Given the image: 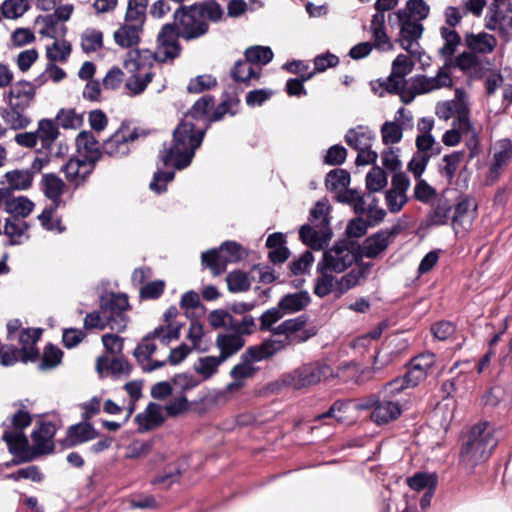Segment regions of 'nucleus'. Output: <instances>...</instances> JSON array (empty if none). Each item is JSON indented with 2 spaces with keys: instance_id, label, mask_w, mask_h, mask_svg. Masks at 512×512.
<instances>
[{
  "instance_id": "1",
  "label": "nucleus",
  "mask_w": 512,
  "mask_h": 512,
  "mask_svg": "<svg viewBox=\"0 0 512 512\" xmlns=\"http://www.w3.org/2000/svg\"><path fill=\"white\" fill-rule=\"evenodd\" d=\"M208 126L196 129L191 121L181 120L173 131L170 144L163 143L157 156V170L153 174L149 188L160 195L167 191V184L175 178V170L187 168L196 150L201 146Z\"/></svg>"
},
{
  "instance_id": "2",
  "label": "nucleus",
  "mask_w": 512,
  "mask_h": 512,
  "mask_svg": "<svg viewBox=\"0 0 512 512\" xmlns=\"http://www.w3.org/2000/svg\"><path fill=\"white\" fill-rule=\"evenodd\" d=\"M487 427V422L474 425L469 431L467 441L461 446L460 463L470 472L479 463L487 460L498 444L493 432Z\"/></svg>"
},
{
  "instance_id": "3",
  "label": "nucleus",
  "mask_w": 512,
  "mask_h": 512,
  "mask_svg": "<svg viewBox=\"0 0 512 512\" xmlns=\"http://www.w3.org/2000/svg\"><path fill=\"white\" fill-rule=\"evenodd\" d=\"M180 38H182V35L179 28L176 27V23L164 24L157 36L158 49L162 50L163 55L161 56L160 52L152 53L150 50L142 52L140 50H132L129 52L130 60L125 62V67L128 68L132 65L135 70L139 71L145 65L142 60V53H145V58L154 59L160 63L173 61L180 56L182 51V45L179 42Z\"/></svg>"
},
{
  "instance_id": "4",
  "label": "nucleus",
  "mask_w": 512,
  "mask_h": 512,
  "mask_svg": "<svg viewBox=\"0 0 512 512\" xmlns=\"http://www.w3.org/2000/svg\"><path fill=\"white\" fill-rule=\"evenodd\" d=\"M43 330L41 328H23L18 335V343L21 348L12 344H2L0 342V364L8 367L17 362L28 363L36 362L40 353L36 346Z\"/></svg>"
},
{
  "instance_id": "5",
  "label": "nucleus",
  "mask_w": 512,
  "mask_h": 512,
  "mask_svg": "<svg viewBox=\"0 0 512 512\" xmlns=\"http://www.w3.org/2000/svg\"><path fill=\"white\" fill-rule=\"evenodd\" d=\"M131 121L123 120L118 129L102 143L103 155L114 159H122L131 152L130 144L140 137H146L148 132L144 129L130 128Z\"/></svg>"
},
{
  "instance_id": "6",
  "label": "nucleus",
  "mask_w": 512,
  "mask_h": 512,
  "mask_svg": "<svg viewBox=\"0 0 512 512\" xmlns=\"http://www.w3.org/2000/svg\"><path fill=\"white\" fill-rule=\"evenodd\" d=\"M245 256L241 244L236 241H225L219 248H212L202 253V265L211 269L214 276L222 274L228 263H238Z\"/></svg>"
},
{
  "instance_id": "7",
  "label": "nucleus",
  "mask_w": 512,
  "mask_h": 512,
  "mask_svg": "<svg viewBox=\"0 0 512 512\" xmlns=\"http://www.w3.org/2000/svg\"><path fill=\"white\" fill-rule=\"evenodd\" d=\"M100 309L103 318L109 328L117 333H122L127 328L129 317L126 311L129 309V301L126 294L113 293L100 297Z\"/></svg>"
},
{
  "instance_id": "8",
  "label": "nucleus",
  "mask_w": 512,
  "mask_h": 512,
  "mask_svg": "<svg viewBox=\"0 0 512 512\" xmlns=\"http://www.w3.org/2000/svg\"><path fill=\"white\" fill-rule=\"evenodd\" d=\"M332 375L329 365L321 362H311L293 370L286 376L285 382L295 390L309 388L319 384Z\"/></svg>"
},
{
  "instance_id": "9",
  "label": "nucleus",
  "mask_w": 512,
  "mask_h": 512,
  "mask_svg": "<svg viewBox=\"0 0 512 512\" xmlns=\"http://www.w3.org/2000/svg\"><path fill=\"white\" fill-rule=\"evenodd\" d=\"M196 6L180 5L173 14V22L181 32L182 39L191 41L206 35L209 31V24L200 17L197 18Z\"/></svg>"
},
{
  "instance_id": "10",
  "label": "nucleus",
  "mask_w": 512,
  "mask_h": 512,
  "mask_svg": "<svg viewBox=\"0 0 512 512\" xmlns=\"http://www.w3.org/2000/svg\"><path fill=\"white\" fill-rule=\"evenodd\" d=\"M38 426L31 433V439L34 442L31 456L22 457L20 460H13L14 464L32 461L40 455L50 454L54 451L52 439L56 434V426L51 421H40Z\"/></svg>"
},
{
  "instance_id": "11",
  "label": "nucleus",
  "mask_w": 512,
  "mask_h": 512,
  "mask_svg": "<svg viewBox=\"0 0 512 512\" xmlns=\"http://www.w3.org/2000/svg\"><path fill=\"white\" fill-rule=\"evenodd\" d=\"M400 26L397 42L409 55H424L418 40L421 38L424 26L421 22L409 19H397Z\"/></svg>"
},
{
  "instance_id": "12",
  "label": "nucleus",
  "mask_w": 512,
  "mask_h": 512,
  "mask_svg": "<svg viewBox=\"0 0 512 512\" xmlns=\"http://www.w3.org/2000/svg\"><path fill=\"white\" fill-rule=\"evenodd\" d=\"M351 256L347 248L335 242L330 248H325L317 270H328L333 273H342L351 267Z\"/></svg>"
},
{
  "instance_id": "13",
  "label": "nucleus",
  "mask_w": 512,
  "mask_h": 512,
  "mask_svg": "<svg viewBox=\"0 0 512 512\" xmlns=\"http://www.w3.org/2000/svg\"><path fill=\"white\" fill-rule=\"evenodd\" d=\"M72 51L71 44L63 40L62 48L60 47L59 42L55 41L51 46H48L46 49V57L49 59V63L46 65V72L48 74V78H51L54 82H60L66 77V72L56 65L55 61L65 62L70 56Z\"/></svg>"
},
{
  "instance_id": "14",
  "label": "nucleus",
  "mask_w": 512,
  "mask_h": 512,
  "mask_svg": "<svg viewBox=\"0 0 512 512\" xmlns=\"http://www.w3.org/2000/svg\"><path fill=\"white\" fill-rule=\"evenodd\" d=\"M76 146L78 151L82 154L79 163L96 165L103 157L102 145H100L91 131H81L76 137Z\"/></svg>"
},
{
  "instance_id": "15",
  "label": "nucleus",
  "mask_w": 512,
  "mask_h": 512,
  "mask_svg": "<svg viewBox=\"0 0 512 512\" xmlns=\"http://www.w3.org/2000/svg\"><path fill=\"white\" fill-rule=\"evenodd\" d=\"M320 231L315 230L310 224H304L299 229V238L303 244L314 251L323 250L328 246L333 232L331 227L318 226Z\"/></svg>"
},
{
  "instance_id": "16",
  "label": "nucleus",
  "mask_w": 512,
  "mask_h": 512,
  "mask_svg": "<svg viewBox=\"0 0 512 512\" xmlns=\"http://www.w3.org/2000/svg\"><path fill=\"white\" fill-rule=\"evenodd\" d=\"M99 436L100 432L94 428L93 424L84 420L68 427L67 437L63 441V444L65 447L71 448L93 440Z\"/></svg>"
},
{
  "instance_id": "17",
  "label": "nucleus",
  "mask_w": 512,
  "mask_h": 512,
  "mask_svg": "<svg viewBox=\"0 0 512 512\" xmlns=\"http://www.w3.org/2000/svg\"><path fill=\"white\" fill-rule=\"evenodd\" d=\"M164 421L162 407L155 402H150L145 410L134 418V422L138 425L137 431L141 434L161 426Z\"/></svg>"
},
{
  "instance_id": "18",
  "label": "nucleus",
  "mask_w": 512,
  "mask_h": 512,
  "mask_svg": "<svg viewBox=\"0 0 512 512\" xmlns=\"http://www.w3.org/2000/svg\"><path fill=\"white\" fill-rule=\"evenodd\" d=\"M401 413L402 408L397 401L381 396L379 404L370 414V419L377 425H384L396 420Z\"/></svg>"
},
{
  "instance_id": "19",
  "label": "nucleus",
  "mask_w": 512,
  "mask_h": 512,
  "mask_svg": "<svg viewBox=\"0 0 512 512\" xmlns=\"http://www.w3.org/2000/svg\"><path fill=\"white\" fill-rule=\"evenodd\" d=\"M36 86L27 80H20L11 84L10 90L4 94V99L29 107L34 101Z\"/></svg>"
},
{
  "instance_id": "20",
  "label": "nucleus",
  "mask_w": 512,
  "mask_h": 512,
  "mask_svg": "<svg viewBox=\"0 0 512 512\" xmlns=\"http://www.w3.org/2000/svg\"><path fill=\"white\" fill-rule=\"evenodd\" d=\"M27 107L9 101L8 107H0V116L12 130L25 129L31 123V119L24 114Z\"/></svg>"
},
{
  "instance_id": "21",
  "label": "nucleus",
  "mask_w": 512,
  "mask_h": 512,
  "mask_svg": "<svg viewBox=\"0 0 512 512\" xmlns=\"http://www.w3.org/2000/svg\"><path fill=\"white\" fill-rule=\"evenodd\" d=\"M283 348L284 344L281 341L268 339L264 340L259 345L249 346L242 355H244L253 364L255 362L270 359Z\"/></svg>"
},
{
  "instance_id": "22",
  "label": "nucleus",
  "mask_w": 512,
  "mask_h": 512,
  "mask_svg": "<svg viewBox=\"0 0 512 512\" xmlns=\"http://www.w3.org/2000/svg\"><path fill=\"white\" fill-rule=\"evenodd\" d=\"M453 210V203L445 198H439L435 204L432 205L431 210L427 213L425 218V226L437 227L448 224V221L452 218L451 212Z\"/></svg>"
},
{
  "instance_id": "23",
  "label": "nucleus",
  "mask_w": 512,
  "mask_h": 512,
  "mask_svg": "<svg viewBox=\"0 0 512 512\" xmlns=\"http://www.w3.org/2000/svg\"><path fill=\"white\" fill-rule=\"evenodd\" d=\"M245 339L231 333H220L216 337L215 345L219 350V357L224 362L237 354L244 346Z\"/></svg>"
},
{
  "instance_id": "24",
  "label": "nucleus",
  "mask_w": 512,
  "mask_h": 512,
  "mask_svg": "<svg viewBox=\"0 0 512 512\" xmlns=\"http://www.w3.org/2000/svg\"><path fill=\"white\" fill-rule=\"evenodd\" d=\"M464 42L475 54H489L497 45L496 37L486 32H480L478 34L467 33L464 37Z\"/></svg>"
},
{
  "instance_id": "25",
  "label": "nucleus",
  "mask_w": 512,
  "mask_h": 512,
  "mask_svg": "<svg viewBox=\"0 0 512 512\" xmlns=\"http://www.w3.org/2000/svg\"><path fill=\"white\" fill-rule=\"evenodd\" d=\"M278 303L284 314H293L306 309L311 303V297L307 290H300L284 295Z\"/></svg>"
},
{
  "instance_id": "26",
  "label": "nucleus",
  "mask_w": 512,
  "mask_h": 512,
  "mask_svg": "<svg viewBox=\"0 0 512 512\" xmlns=\"http://www.w3.org/2000/svg\"><path fill=\"white\" fill-rule=\"evenodd\" d=\"M40 185L45 197L51 200L52 204L57 203L61 206L65 182L55 173H47L43 175Z\"/></svg>"
},
{
  "instance_id": "27",
  "label": "nucleus",
  "mask_w": 512,
  "mask_h": 512,
  "mask_svg": "<svg viewBox=\"0 0 512 512\" xmlns=\"http://www.w3.org/2000/svg\"><path fill=\"white\" fill-rule=\"evenodd\" d=\"M430 6L424 0H407L405 8L397 10L396 19H409L421 22L428 18Z\"/></svg>"
},
{
  "instance_id": "28",
  "label": "nucleus",
  "mask_w": 512,
  "mask_h": 512,
  "mask_svg": "<svg viewBox=\"0 0 512 512\" xmlns=\"http://www.w3.org/2000/svg\"><path fill=\"white\" fill-rule=\"evenodd\" d=\"M408 84L406 78L393 76V72L383 80L382 78L370 82L371 90L379 97H384L386 93L395 95L401 91V88Z\"/></svg>"
},
{
  "instance_id": "29",
  "label": "nucleus",
  "mask_w": 512,
  "mask_h": 512,
  "mask_svg": "<svg viewBox=\"0 0 512 512\" xmlns=\"http://www.w3.org/2000/svg\"><path fill=\"white\" fill-rule=\"evenodd\" d=\"M4 178L8 183L7 187L2 189L9 190V196L14 191H25L31 188L34 177L28 169H15L5 173Z\"/></svg>"
},
{
  "instance_id": "30",
  "label": "nucleus",
  "mask_w": 512,
  "mask_h": 512,
  "mask_svg": "<svg viewBox=\"0 0 512 512\" xmlns=\"http://www.w3.org/2000/svg\"><path fill=\"white\" fill-rule=\"evenodd\" d=\"M2 440L7 444L9 453L18 456L19 460L22 457L31 456L29 454V441L24 432L5 430Z\"/></svg>"
},
{
  "instance_id": "31",
  "label": "nucleus",
  "mask_w": 512,
  "mask_h": 512,
  "mask_svg": "<svg viewBox=\"0 0 512 512\" xmlns=\"http://www.w3.org/2000/svg\"><path fill=\"white\" fill-rule=\"evenodd\" d=\"M141 24H123L114 32L115 43L122 48H131L140 42L139 33L142 31Z\"/></svg>"
},
{
  "instance_id": "32",
  "label": "nucleus",
  "mask_w": 512,
  "mask_h": 512,
  "mask_svg": "<svg viewBox=\"0 0 512 512\" xmlns=\"http://www.w3.org/2000/svg\"><path fill=\"white\" fill-rule=\"evenodd\" d=\"M30 229L28 222L14 224L9 220H5L3 227V234L8 238L3 245L5 247L18 246L24 243V240L30 238L27 231Z\"/></svg>"
},
{
  "instance_id": "33",
  "label": "nucleus",
  "mask_w": 512,
  "mask_h": 512,
  "mask_svg": "<svg viewBox=\"0 0 512 512\" xmlns=\"http://www.w3.org/2000/svg\"><path fill=\"white\" fill-rule=\"evenodd\" d=\"M2 204H4V210L8 214H16L20 215L23 219L28 217L34 207L35 204L26 196H18L14 197L13 192L6 199H3Z\"/></svg>"
},
{
  "instance_id": "34",
  "label": "nucleus",
  "mask_w": 512,
  "mask_h": 512,
  "mask_svg": "<svg viewBox=\"0 0 512 512\" xmlns=\"http://www.w3.org/2000/svg\"><path fill=\"white\" fill-rule=\"evenodd\" d=\"M230 75L235 82L249 86L252 79L258 80L260 78L261 70H255L244 58L235 62L231 68Z\"/></svg>"
},
{
  "instance_id": "35",
  "label": "nucleus",
  "mask_w": 512,
  "mask_h": 512,
  "mask_svg": "<svg viewBox=\"0 0 512 512\" xmlns=\"http://www.w3.org/2000/svg\"><path fill=\"white\" fill-rule=\"evenodd\" d=\"M362 125L357 128H350L345 134V142L354 150H365L371 148V140L375 137L372 131H358L363 130Z\"/></svg>"
},
{
  "instance_id": "36",
  "label": "nucleus",
  "mask_w": 512,
  "mask_h": 512,
  "mask_svg": "<svg viewBox=\"0 0 512 512\" xmlns=\"http://www.w3.org/2000/svg\"><path fill=\"white\" fill-rule=\"evenodd\" d=\"M36 133L41 141L42 148L47 151L51 150L54 141L60 134L58 126L49 118L39 120Z\"/></svg>"
},
{
  "instance_id": "37",
  "label": "nucleus",
  "mask_w": 512,
  "mask_h": 512,
  "mask_svg": "<svg viewBox=\"0 0 512 512\" xmlns=\"http://www.w3.org/2000/svg\"><path fill=\"white\" fill-rule=\"evenodd\" d=\"M200 18L207 19L212 23H218L223 19L224 9L216 0H203L193 3Z\"/></svg>"
},
{
  "instance_id": "38",
  "label": "nucleus",
  "mask_w": 512,
  "mask_h": 512,
  "mask_svg": "<svg viewBox=\"0 0 512 512\" xmlns=\"http://www.w3.org/2000/svg\"><path fill=\"white\" fill-rule=\"evenodd\" d=\"M180 330L181 325H159L153 331L148 332L143 337V341H153L154 339H159L161 344L169 345L173 340H178L180 338Z\"/></svg>"
},
{
  "instance_id": "39",
  "label": "nucleus",
  "mask_w": 512,
  "mask_h": 512,
  "mask_svg": "<svg viewBox=\"0 0 512 512\" xmlns=\"http://www.w3.org/2000/svg\"><path fill=\"white\" fill-rule=\"evenodd\" d=\"M465 155V150H458L443 156L442 160L445 165L439 169V173L447 180L448 184H452L459 164L463 161Z\"/></svg>"
},
{
  "instance_id": "40",
  "label": "nucleus",
  "mask_w": 512,
  "mask_h": 512,
  "mask_svg": "<svg viewBox=\"0 0 512 512\" xmlns=\"http://www.w3.org/2000/svg\"><path fill=\"white\" fill-rule=\"evenodd\" d=\"M407 485L415 491L435 490L438 484V476L436 473L417 472L413 476L406 479Z\"/></svg>"
},
{
  "instance_id": "41",
  "label": "nucleus",
  "mask_w": 512,
  "mask_h": 512,
  "mask_svg": "<svg viewBox=\"0 0 512 512\" xmlns=\"http://www.w3.org/2000/svg\"><path fill=\"white\" fill-rule=\"evenodd\" d=\"M224 95L225 98L216 106L208 117L206 126L209 127L211 123L220 121L226 114H230L232 116L236 114V111L232 110V108L238 106L240 103L238 96L229 95L227 92H225Z\"/></svg>"
},
{
  "instance_id": "42",
  "label": "nucleus",
  "mask_w": 512,
  "mask_h": 512,
  "mask_svg": "<svg viewBox=\"0 0 512 512\" xmlns=\"http://www.w3.org/2000/svg\"><path fill=\"white\" fill-rule=\"evenodd\" d=\"M223 362L219 356H203L198 358L193 368L203 380H208L218 372V368Z\"/></svg>"
},
{
  "instance_id": "43",
  "label": "nucleus",
  "mask_w": 512,
  "mask_h": 512,
  "mask_svg": "<svg viewBox=\"0 0 512 512\" xmlns=\"http://www.w3.org/2000/svg\"><path fill=\"white\" fill-rule=\"evenodd\" d=\"M364 254L366 258L374 259L389 246V240L384 233L378 232L368 236L364 241Z\"/></svg>"
},
{
  "instance_id": "44",
  "label": "nucleus",
  "mask_w": 512,
  "mask_h": 512,
  "mask_svg": "<svg viewBox=\"0 0 512 512\" xmlns=\"http://www.w3.org/2000/svg\"><path fill=\"white\" fill-rule=\"evenodd\" d=\"M215 105V98L212 95L206 94L200 97L192 107L187 111L186 117H190L193 120H202L205 119L207 121L209 110H211Z\"/></svg>"
},
{
  "instance_id": "45",
  "label": "nucleus",
  "mask_w": 512,
  "mask_h": 512,
  "mask_svg": "<svg viewBox=\"0 0 512 512\" xmlns=\"http://www.w3.org/2000/svg\"><path fill=\"white\" fill-rule=\"evenodd\" d=\"M274 54L269 46H251L244 52V58L252 64L267 65L273 60Z\"/></svg>"
},
{
  "instance_id": "46",
  "label": "nucleus",
  "mask_w": 512,
  "mask_h": 512,
  "mask_svg": "<svg viewBox=\"0 0 512 512\" xmlns=\"http://www.w3.org/2000/svg\"><path fill=\"white\" fill-rule=\"evenodd\" d=\"M410 82L413 83L416 92L421 94L429 93L433 90L447 87V84L436 74L434 77H427L425 75H415L410 78Z\"/></svg>"
},
{
  "instance_id": "47",
  "label": "nucleus",
  "mask_w": 512,
  "mask_h": 512,
  "mask_svg": "<svg viewBox=\"0 0 512 512\" xmlns=\"http://www.w3.org/2000/svg\"><path fill=\"white\" fill-rule=\"evenodd\" d=\"M63 351L52 343H48L44 349L38 369L46 371L56 368L62 361Z\"/></svg>"
},
{
  "instance_id": "48",
  "label": "nucleus",
  "mask_w": 512,
  "mask_h": 512,
  "mask_svg": "<svg viewBox=\"0 0 512 512\" xmlns=\"http://www.w3.org/2000/svg\"><path fill=\"white\" fill-rule=\"evenodd\" d=\"M472 197L462 194L458 197L456 204H453L454 214L451 218L452 229L455 236L459 234V226L462 225V218L468 213L471 207Z\"/></svg>"
},
{
  "instance_id": "49",
  "label": "nucleus",
  "mask_w": 512,
  "mask_h": 512,
  "mask_svg": "<svg viewBox=\"0 0 512 512\" xmlns=\"http://www.w3.org/2000/svg\"><path fill=\"white\" fill-rule=\"evenodd\" d=\"M350 173L345 169L335 168L326 174L325 186L331 192L339 188H347L350 185Z\"/></svg>"
},
{
  "instance_id": "50",
  "label": "nucleus",
  "mask_w": 512,
  "mask_h": 512,
  "mask_svg": "<svg viewBox=\"0 0 512 512\" xmlns=\"http://www.w3.org/2000/svg\"><path fill=\"white\" fill-rule=\"evenodd\" d=\"M440 35L445 43L439 49V54L441 56H453L458 45L461 43V37L459 33L456 30L442 26L440 28Z\"/></svg>"
},
{
  "instance_id": "51",
  "label": "nucleus",
  "mask_w": 512,
  "mask_h": 512,
  "mask_svg": "<svg viewBox=\"0 0 512 512\" xmlns=\"http://www.w3.org/2000/svg\"><path fill=\"white\" fill-rule=\"evenodd\" d=\"M148 0H128L127 11L125 14L126 22H133L144 25Z\"/></svg>"
},
{
  "instance_id": "52",
  "label": "nucleus",
  "mask_w": 512,
  "mask_h": 512,
  "mask_svg": "<svg viewBox=\"0 0 512 512\" xmlns=\"http://www.w3.org/2000/svg\"><path fill=\"white\" fill-rule=\"evenodd\" d=\"M228 290L231 293L246 292L251 287L248 274L241 270H234L226 276Z\"/></svg>"
},
{
  "instance_id": "53",
  "label": "nucleus",
  "mask_w": 512,
  "mask_h": 512,
  "mask_svg": "<svg viewBox=\"0 0 512 512\" xmlns=\"http://www.w3.org/2000/svg\"><path fill=\"white\" fill-rule=\"evenodd\" d=\"M316 271L320 276L315 279L313 292L317 297L324 298L333 292L335 276L328 270L316 269Z\"/></svg>"
},
{
  "instance_id": "54",
  "label": "nucleus",
  "mask_w": 512,
  "mask_h": 512,
  "mask_svg": "<svg viewBox=\"0 0 512 512\" xmlns=\"http://www.w3.org/2000/svg\"><path fill=\"white\" fill-rule=\"evenodd\" d=\"M500 150L493 156V161L490 166V171L495 173L503 166L508 164L512 158V143L508 138L499 141Z\"/></svg>"
},
{
  "instance_id": "55",
  "label": "nucleus",
  "mask_w": 512,
  "mask_h": 512,
  "mask_svg": "<svg viewBox=\"0 0 512 512\" xmlns=\"http://www.w3.org/2000/svg\"><path fill=\"white\" fill-rule=\"evenodd\" d=\"M436 361V355L432 352H424L419 355L413 357L407 367H410L418 374H422V376L426 379L428 371L433 367Z\"/></svg>"
},
{
  "instance_id": "56",
  "label": "nucleus",
  "mask_w": 512,
  "mask_h": 512,
  "mask_svg": "<svg viewBox=\"0 0 512 512\" xmlns=\"http://www.w3.org/2000/svg\"><path fill=\"white\" fill-rule=\"evenodd\" d=\"M103 47V33L97 29H86L81 36V48L85 53L96 52Z\"/></svg>"
},
{
  "instance_id": "57",
  "label": "nucleus",
  "mask_w": 512,
  "mask_h": 512,
  "mask_svg": "<svg viewBox=\"0 0 512 512\" xmlns=\"http://www.w3.org/2000/svg\"><path fill=\"white\" fill-rule=\"evenodd\" d=\"M30 8L28 0H5L1 5L2 15L7 19H17Z\"/></svg>"
},
{
  "instance_id": "58",
  "label": "nucleus",
  "mask_w": 512,
  "mask_h": 512,
  "mask_svg": "<svg viewBox=\"0 0 512 512\" xmlns=\"http://www.w3.org/2000/svg\"><path fill=\"white\" fill-rule=\"evenodd\" d=\"M255 329V319L251 315H244L241 320L233 317L231 324L228 325V330H231L233 334L239 335L242 338H244V336L252 335L255 332Z\"/></svg>"
},
{
  "instance_id": "59",
  "label": "nucleus",
  "mask_w": 512,
  "mask_h": 512,
  "mask_svg": "<svg viewBox=\"0 0 512 512\" xmlns=\"http://www.w3.org/2000/svg\"><path fill=\"white\" fill-rule=\"evenodd\" d=\"M381 135L385 145L397 144L403 137L402 125L396 121H386L381 126Z\"/></svg>"
},
{
  "instance_id": "60",
  "label": "nucleus",
  "mask_w": 512,
  "mask_h": 512,
  "mask_svg": "<svg viewBox=\"0 0 512 512\" xmlns=\"http://www.w3.org/2000/svg\"><path fill=\"white\" fill-rule=\"evenodd\" d=\"M387 185L386 172L378 167H373L366 175V188L370 192H379Z\"/></svg>"
},
{
  "instance_id": "61",
  "label": "nucleus",
  "mask_w": 512,
  "mask_h": 512,
  "mask_svg": "<svg viewBox=\"0 0 512 512\" xmlns=\"http://www.w3.org/2000/svg\"><path fill=\"white\" fill-rule=\"evenodd\" d=\"M217 85V79L211 74L198 75L190 79L187 91L191 94H199L210 90Z\"/></svg>"
},
{
  "instance_id": "62",
  "label": "nucleus",
  "mask_w": 512,
  "mask_h": 512,
  "mask_svg": "<svg viewBox=\"0 0 512 512\" xmlns=\"http://www.w3.org/2000/svg\"><path fill=\"white\" fill-rule=\"evenodd\" d=\"M258 370V367L253 366V364L244 355H241L240 362L231 369L230 377L233 380L242 381L243 379L253 377Z\"/></svg>"
},
{
  "instance_id": "63",
  "label": "nucleus",
  "mask_w": 512,
  "mask_h": 512,
  "mask_svg": "<svg viewBox=\"0 0 512 512\" xmlns=\"http://www.w3.org/2000/svg\"><path fill=\"white\" fill-rule=\"evenodd\" d=\"M56 120L64 129H77L83 123V116L78 115L74 109L61 108L56 115Z\"/></svg>"
},
{
  "instance_id": "64",
  "label": "nucleus",
  "mask_w": 512,
  "mask_h": 512,
  "mask_svg": "<svg viewBox=\"0 0 512 512\" xmlns=\"http://www.w3.org/2000/svg\"><path fill=\"white\" fill-rule=\"evenodd\" d=\"M230 312L231 311L228 308L212 310L207 316L209 325L215 330L220 328L228 330V325H230L233 320V316Z\"/></svg>"
}]
</instances>
